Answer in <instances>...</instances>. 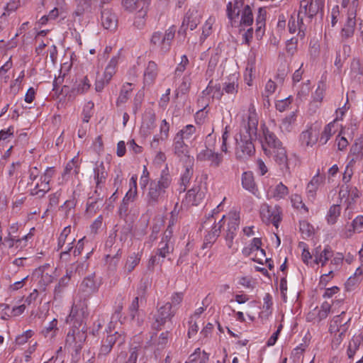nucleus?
<instances>
[{
	"instance_id": "obj_8",
	"label": "nucleus",
	"mask_w": 363,
	"mask_h": 363,
	"mask_svg": "<svg viewBox=\"0 0 363 363\" xmlns=\"http://www.w3.org/2000/svg\"><path fill=\"white\" fill-rule=\"evenodd\" d=\"M323 6L324 0H301L298 12H302L306 22H311Z\"/></svg>"
},
{
	"instance_id": "obj_22",
	"label": "nucleus",
	"mask_w": 363,
	"mask_h": 363,
	"mask_svg": "<svg viewBox=\"0 0 363 363\" xmlns=\"http://www.w3.org/2000/svg\"><path fill=\"white\" fill-rule=\"evenodd\" d=\"M199 22L200 13L199 11L195 8L190 9L184 18L181 29L184 28L185 30L186 28L189 27L193 30L197 27Z\"/></svg>"
},
{
	"instance_id": "obj_63",
	"label": "nucleus",
	"mask_w": 363,
	"mask_h": 363,
	"mask_svg": "<svg viewBox=\"0 0 363 363\" xmlns=\"http://www.w3.org/2000/svg\"><path fill=\"white\" fill-rule=\"evenodd\" d=\"M137 196V191L133 189V187H130L128 191L125 195L124 198L123 199L122 202L125 203L126 204L131 205L136 199Z\"/></svg>"
},
{
	"instance_id": "obj_20",
	"label": "nucleus",
	"mask_w": 363,
	"mask_h": 363,
	"mask_svg": "<svg viewBox=\"0 0 363 363\" xmlns=\"http://www.w3.org/2000/svg\"><path fill=\"white\" fill-rule=\"evenodd\" d=\"M355 18L356 14L354 11L348 12L347 21L340 31V37L342 40H345L353 36L356 26Z\"/></svg>"
},
{
	"instance_id": "obj_25",
	"label": "nucleus",
	"mask_w": 363,
	"mask_h": 363,
	"mask_svg": "<svg viewBox=\"0 0 363 363\" xmlns=\"http://www.w3.org/2000/svg\"><path fill=\"white\" fill-rule=\"evenodd\" d=\"M94 174L96 181V190L94 193L97 194L98 191L101 190L102 186L105 183L108 176V173L103 162L96 165L94 169Z\"/></svg>"
},
{
	"instance_id": "obj_2",
	"label": "nucleus",
	"mask_w": 363,
	"mask_h": 363,
	"mask_svg": "<svg viewBox=\"0 0 363 363\" xmlns=\"http://www.w3.org/2000/svg\"><path fill=\"white\" fill-rule=\"evenodd\" d=\"M172 183V177L169 173L167 167L161 172L157 180L150 182L145 195L147 206L155 207L165 200L166 190Z\"/></svg>"
},
{
	"instance_id": "obj_17",
	"label": "nucleus",
	"mask_w": 363,
	"mask_h": 363,
	"mask_svg": "<svg viewBox=\"0 0 363 363\" xmlns=\"http://www.w3.org/2000/svg\"><path fill=\"white\" fill-rule=\"evenodd\" d=\"M239 223V216L236 213H230L228 218V227L225 234L226 244L229 248H231L233 246V241L235 236Z\"/></svg>"
},
{
	"instance_id": "obj_51",
	"label": "nucleus",
	"mask_w": 363,
	"mask_h": 363,
	"mask_svg": "<svg viewBox=\"0 0 363 363\" xmlns=\"http://www.w3.org/2000/svg\"><path fill=\"white\" fill-rule=\"evenodd\" d=\"M149 286L150 283L147 279H142L140 281L136 291V296L140 298V303H142L143 301H145L147 290Z\"/></svg>"
},
{
	"instance_id": "obj_54",
	"label": "nucleus",
	"mask_w": 363,
	"mask_h": 363,
	"mask_svg": "<svg viewBox=\"0 0 363 363\" xmlns=\"http://www.w3.org/2000/svg\"><path fill=\"white\" fill-rule=\"evenodd\" d=\"M360 339L359 337H354L349 342L347 350V354L349 359H352L354 354L356 353L357 350L359 349V347L360 345Z\"/></svg>"
},
{
	"instance_id": "obj_33",
	"label": "nucleus",
	"mask_w": 363,
	"mask_h": 363,
	"mask_svg": "<svg viewBox=\"0 0 363 363\" xmlns=\"http://www.w3.org/2000/svg\"><path fill=\"white\" fill-rule=\"evenodd\" d=\"M266 21V11L262 8L258 10V13L256 18V29L255 35L257 38H261L264 33Z\"/></svg>"
},
{
	"instance_id": "obj_34",
	"label": "nucleus",
	"mask_w": 363,
	"mask_h": 363,
	"mask_svg": "<svg viewBox=\"0 0 363 363\" xmlns=\"http://www.w3.org/2000/svg\"><path fill=\"white\" fill-rule=\"evenodd\" d=\"M174 251V242L162 239L158 244L157 255L162 258L167 257Z\"/></svg>"
},
{
	"instance_id": "obj_5",
	"label": "nucleus",
	"mask_w": 363,
	"mask_h": 363,
	"mask_svg": "<svg viewBox=\"0 0 363 363\" xmlns=\"http://www.w3.org/2000/svg\"><path fill=\"white\" fill-rule=\"evenodd\" d=\"M108 335L102 340V345L99 350V356L107 355L112 350L114 345L121 347L125 342L126 336L123 331H115L112 333L111 326H109Z\"/></svg>"
},
{
	"instance_id": "obj_13",
	"label": "nucleus",
	"mask_w": 363,
	"mask_h": 363,
	"mask_svg": "<svg viewBox=\"0 0 363 363\" xmlns=\"http://www.w3.org/2000/svg\"><path fill=\"white\" fill-rule=\"evenodd\" d=\"M261 130L262 134L259 135V140L264 152V149H274L282 143L277 135L264 124L261 125Z\"/></svg>"
},
{
	"instance_id": "obj_21",
	"label": "nucleus",
	"mask_w": 363,
	"mask_h": 363,
	"mask_svg": "<svg viewBox=\"0 0 363 363\" xmlns=\"http://www.w3.org/2000/svg\"><path fill=\"white\" fill-rule=\"evenodd\" d=\"M158 72L159 68L157 63L154 61H149L143 73L144 86H152L155 82Z\"/></svg>"
},
{
	"instance_id": "obj_12",
	"label": "nucleus",
	"mask_w": 363,
	"mask_h": 363,
	"mask_svg": "<svg viewBox=\"0 0 363 363\" xmlns=\"http://www.w3.org/2000/svg\"><path fill=\"white\" fill-rule=\"evenodd\" d=\"M99 289V284L94 279V275L91 274L88 277H86L82 282L81 283L78 296L79 298H82L85 301H87L89 298L94 293H96Z\"/></svg>"
},
{
	"instance_id": "obj_60",
	"label": "nucleus",
	"mask_w": 363,
	"mask_h": 363,
	"mask_svg": "<svg viewBox=\"0 0 363 363\" xmlns=\"http://www.w3.org/2000/svg\"><path fill=\"white\" fill-rule=\"evenodd\" d=\"M184 294L182 292H175L171 296V301L167 302L172 306V308L177 310L178 306L183 300Z\"/></svg>"
},
{
	"instance_id": "obj_52",
	"label": "nucleus",
	"mask_w": 363,
	"mask_h": 363,
	"mask_svg": "<svg viewBox=\"0 0 363 363\" xmlns=\"http://www.w3.org/2000/svg\"><path fill=\"white\" fill-rule=\"evenodd\" d=\"M334 122H331L328 123L325 128L323 131L321 133L320 137V142L324 145L330 140L331 136L333 135L335 131L333 130V128L334 127Z\"/></svg>"
},
{
	"instance_id": "obj_48",
	"label": "nucleus",
	"mask_w": 363,
	"mask_h": 363,
	"mask_svg": "<svg viewBox=\"0 0 363 363\" xmlns=\"http://www.w3.org/2000/svg\"><path fill=\"white\" fill-rule=\"evenodd\" d=\"M72 273L73 272L72 270L69 272H68V269L67 270L66 275L60 279L58 284L55 288V295H58L63 291L64 289L67 286Z\"/></svg>"
},
{
	"instance_id": "obj_31",
	"label": "nucleus",
	"mask_w": 363,
	"mask_h": 363,
	"mask_svg": "<svg viewBox=\"0 0 363 363\" xmlns=\"http://www.w3.org/2000/svg\"><path fill=\"white\" fill-rule=\"evenodd\" d=\"M271 197L277 201L284 199L289 194L288 187L284 185L282 182H279L274 187H271L269 189Z\"/></svg>"
},
{
	"instance_id": "obj_64",
	"label": "nucleus",
	"mask_w": 363,
	"mask_h": 363,
	"mask_svg": "<svg viewBox=\"0 0 363 363\" xmlns=\"http://www.w3.org/2000/svg\"><path fill=\"white\" fill-rule=\"evenodd\" d=\"M291 102H292V98L291 96L287 97L284 99L278 101L276 103V108L279 111L283 112V111H286L289 107Z\"/></svg>"
},
{
	"instance_id": "obj_56",
	"label": "nucleus",
	"mask_w": 363,
	"mask_h": 363,
	"mask_svg": "<svg viewBox=\"0 0 363 363\" xmlns=\"http://www.w3.org/2000/svg\"><path fill=\"white\" fill-rule=\"evenodd\" d=\"M192 175L193 168L191 167H187L185 169V172L182 174L181 177V185L184 186V188L181 189V191H184L186 190V187L187 184L189 183Z\"/></svg>"
},
{
	"instance_id": "obj_1",
	"label": "nucleus",
	"mask_w": 363,
	"mask_h": 363,
	"mask_svg": "<svg viewBox=\"0 0 363 363\" xmlns=\"http://www.w3.org/2000/svg\"><path fill=\"white\" fill-rule=\"evenodd\" d=\"M258 117L254 106L251 105L246 118L242 120L239 135L235 136V155L238 159H245L255 152L253 140L257 138Z\"/></svg>"
},
{
	"instance_id": "obj_23",
	"label": "nucleus",
	"mask_w": 363,
	"mask_h": 363,
	"mask_svg": "<svg viewBox=\"0 0 363 363\" xmlns=\"http://www.w3.org/2000/svg\"><path fill=\"white\" fill-rule=\"evenodd\" d=\"M333 257L329 265L330 270L327 273L322 274L320 277L321 281H328V278L329 277L332 278L333 277V272L339 270L344 260V255L342 253L337 252L335 255L333 254Z\"/></svg>"
},
{
	"instance_id": "obj_28",
	"label": "nucleus",
	"mask_w": 363,
	"mask_h": 363,
	"mask_svg": "<svg viewBox=\"0 0 363 363\" xmlns=\"http://www.w3.org/2000/svg\"><path fill=\"white\" fill-rule=\"evenodd\" d=\"M174 150L177 157L180 158L187 157L189 159V151L188 145L184 143V140H181L179 136H175L174 138Z\"/></svg>"
},
{
	"instance_id": "obj_41",
	"label": "nucleus",
	"mask_w": 363,
	"mask_h": 363,
	"mask_svg": "<svg viewBox=\"0 0 363 363\" xmlns=\"http://www.w3.org/2000/svg\"><path fill=\"white\" fill-rule=\"evenodd\" d=\"M311 92V81L307 80L302 83L298 90L296 100V101L302 102L307 100L308 96Z\"/></svg>"
},
{
	"instance_id": "obj_27",
	"label": "nucleus",
	"mask_w": 363,
	"mask_h": 363,
	"mask_svg": "<svg viewBox=\"0 0 363 363\" xmlns=\"http://www.w3.org/2000/svg\"><path fill=\"white\" fill-rule=\"evenodd\" d=\"M318 140L317 133L312 128L303 131L300 135V142L303 147H313Z\"/></svg>"
},
{
	"instance_id": "obj_37",
	"label": "nucleus",
	"mask_w": 363,
	"mask_h": 363,
	"mask_svg": "<svg viewBox=\"0 0 363 363\" xmlns=\"http://www.w3.org/2000/svg\"><path fill=\"white\" fill-rule=\"evenodd\" d=\"M150 0H122L123 6L130 11L143 9L149 4Z\"/></svg>"
},
{
	"instance_id": "obj_36",
	"label": "nucleus",
	"mask_w": 363,
	"mask_h": 363,
	"mask_svg": "<svg viewBox=\"0 0 363 363\" xmlns=\"http://www.w3.org/2000/svg\"><path fill=\"white\" fill-rule=\"evenodd\" d=\"M91 87L90 81L87 77H83L72 88L70 92V96L72 95L75 96L78 94H83L86 93Z\"/></svg>"
},
{
	"instance_id": "obj_61",
	"label": "nucleus",
	"mask_w": 363,
	"mask_h": 363,
	"mask_svg": "<svg viewBox=\"0 0 363 363\" xmlns=\"http://www.w3.org/2000/svg\"><path fill=\"white\" fill-rule=\"evenodd\" d=\"M140 350H141L140 345L134 347L132 345L130 350V354L124 363H136Z\"/></svg>"
},
{
	"instance_id": "obj_18",
	"label": "nucleus",
	"mask_w": 363,
	"mask_h": 363,
	"mask_svg": "<svg viewBox=\"0 0 363 363\" xmlns=\"http://www.w3.org/2000/svg\"><path fill=\"white\" fill-rule=\"evenodd\" d=\"M140 298L135 296L128 306V315L133 322L138 326H141L144 322L145 315L142 310L139 309Z\"/></svg>"
},
{
	"instance_id": "obj_62",
	"label": "nucleus",
	"mask_w": 363,
	"mask_h": 363,
	"mask_svg": "<svg viewBox=\"0 0 363 363\" xmlns=\"http://www.w3.org/2000/svg\"><path fill=\"white\" fill-rule=\"evenodd\" d=\"M169 124L164 119L162 121L160 126V134L158 135L161 136L162 140H167L169 138Z\"/></svg>"
},
{
	"instance_id": "obj_6",
	"label": "nucleus",
	"mask_w": 363,
	"mask_h": 363,
	"mask_svg": "<svg viewBox=\"0 0 363 363\" xmlns=\"http://www.w3.org/2000/svg\"><path fill=\"white\" fill-rule=\"evenodd\" d=\"M264 155L272 157L283 173L290 174L286 150L282 143L274 149H264Z\"/></svg>"
},
{
	"instance_id": "obj_35",
	"label": "nucleus",
	"mask_w": 363,
	"mask_h": 363,
	"mask_svg": "<svg viewBox=\"0 0 363 363\" xmlns=\"http://www.w3.org/2000/svg\"><path fill=\"white\" fill-rule=\"evenodd\" d=\"M296 121V112H291L289 115L283 118L279 128L282 133H287L293 130Z\"/></svg>"
},
{
	"instance_id": "obj_44",
	"label": "nucleus",
	"mask_w": 363,
	"mask_h": 363,
	"mask_svg": "<svg viewBox=\"0 0 363 363\" xmlns=\"http://www.w3.org/2000/svg\"><path fill=\"white\" fill-rule=\"evenodd\" d=\"M215 22L216 18L213 16H210L205 22L202 27V33L200 37V41L201 43H203L204 40L212 33V28Z\"/></svg>"
},
{
	"instance_id": "obj_14",
	"label": "nucleus",
	"mask_w": 363,
	"mask_h": 363,
	"mask_svg": "<svg viewBox=\"0 0 363 363\" xmlns=\"http://www.w3.org/2000/svg\"><path fill=\"white\" fill-rule=\"evenodd\" d=\"M176 310L172 308V306L169 303H165L161 306L157 313L155 315V322L152 323V328L156 330L161 329V327L164 323L171 320L174 315Z\"/></svg>"
},
{
	"instance_id": "obj_43",
	"label": "nucleus",
	"mask_w": 363,
	"mask_h": 363,
	"mask_svg": "<svg viewBox=\"0 0 363 363\" xmlns=\"http://www.w3.org/2000/svg\"><path fill=\"white\" fill-rule=\"evenodd\" d=\"M118 65V57H113L111 59L110 62H108V65L106 66L104 77V79L106 80V83H109L111 81L112 77L116 72V66Z\"/></svg>"
},
{
	"instance_id": "obj_49",
	"label": "nucleus",
	"mask_w": 363,
	"mask_h": 363,
	"mask_svg": "<svg viewBox=\"0 0 363 363\" xmlns=\"http://www.w3.org/2000/svg\"><path fill=\"white\" fill-rule=\"evenodd\" d=\"M253 22V15L250 6H245L241 16L240 24L242 26H250Z\"/></svg>"
},
{
	"instance_id": "obj_3",
	"label": "nucleus",
	"mask_w": 363,
	"mask_h": 363,
	"mask_svg": "<svg viewBox=\"0 0 363 363\" xmlns=\"http://www.w3.org/2000/svg\"><path fill=\"white\" fill-rule=\"evenodd\" d=\"M175 33L174 26H170L164 33L160 31L154 32L150 39V44L157 47L162 54L167 53L171 49Z\"/></svg>"
},
{
	"instance_id": "obj_10",
	"label": "nucleus",
	"mask_w": 363,
	"mask_h": 363,
	"mask_svg": "<svg viewBox=\"0 0 363 363\" xmlns=\"http://www.w3.org/2000/svg\"><path fill=\"white\" fill-rule=\"evenodd\" d=\"M225 217V216H223V218L217 223H216V220L213 218V216H211V217L208 218L207 220H206L203 224V228H205L208 225H211L212 223H213V225L211 227V230L207 233V235L205 236L204 243H203V248L208 247V245L210 246L216 240L218 237L220 235V229L223 228L224 223Z\"/></svg>"
},
{
	"instance_id": "obj_53",
	"label": "nucleus",
	"mask_w": 363,
	"mask_h": 363,
	"mask_svg": "<svg viewBox=\"0 0 363 363\" xmlns=\"http://www.w3.org/2000/svg\"><path fill=\"white\" fill-rule=\"evenodd\" d=\"M340 214V206L339 205H333L328 213L327 220L328 223L334 224L336 222L337 218Z\"/></svg>"
},
{
	"instance_id": "obj_7",
	"label": "nucleus",
	"mask_w": 363,
	"mask_h": 363,
	"mask_svg": "<svg viewBox=\"0 0 363 363\" xmlns=\"http://www.w3.org/2000/svg\"><path fill=\"white\" fill-rule=\"evenodd\" d=\"M86 335L83 330L78 327H72L68 332L65 340V347L78 353L85 341Z\"/></svg>"
},
{
	"instance_id": "obj_45",
	"label": "nucleus",
	"mask_w": 363,
	"mask_h": 363,
	"mask_svg": "<svg viewBox=\"0 0 363 363\" xmlns=\"http://www.w3.org/2000/svg\"><path fill=\"white\" fill-rule=\"evenodd\" d=\"M350 74L352 77H360L363 75V64L359 59L354 58L350 65Z\"/></svg>"
},
{
	"instance_id": "obj_46",
	"label": "nucleus",
	"mask_w": 363,
	"mask_h": 363,
	"mask_svg": "<svg viewBox=\"0 0 363 363\" xmlns=\"http://www.w3.org/2000/svg\"><path fill=\"white\" fill-rule=\"evenodd\" d=\"M196 133V127L193 125H187L180 130L175 136H179L182 140H190Z\"/></svg>"
},
{
	"instance_id": "obj_16",
	"label": "nucleus",
	"mask_w": 363,
	"mask_h": 363,
	"mask_svg": "<svg viewBox=\"0 0 363 363\" xmlns=\"http://www.w3.org/2000/svg\"><path fill=\"white\" fill-rule=\"evenodd\" d=\"M345 315V313L342 312L340 315H336L333 318L329 328L330 333H334L335 335H337V333H340L341 335H345L349 328L348 323L351 320L350 318L345 319L344 318Z\"/></svg>"
},
{
	"instance_id": "obj_39",
	"label": "nucleus",
	"mask_w": 363,
	"mask_h": 363,
	"mask_svg": "<svg viewBox=\"0 0 363 363\" xmlns=\"http://www.w3.org/2000/svg\"><path fill=\"white\" fill-rule=\"evenodd\" d=\"M223 88L221 89L220 84H213V82L211 81L202 94L203 96L211 95L213 99H220L223 94Z\"/></svg>"
},
{
	"instance_id": "obj_40",
	"label": "nucleus",
	"mask_w": 363,
	"mask_h": 363,
	"mask_svg": "<svg viewBox=\"0 0 363 363\" xmlns=\"http://www.w3.org/2000/svg\"><path fill=\"white\" fill-rule=\"evenodd\" d=\"M321 183V178L318 174L314 176L306 187V194L310 199H314L316 195V191L319 185Z\"/></svg>"
},
{
	"instance_id": "obj_24",
	"label": "nucleus",
	"mask_w": 363,
	"mask_h": 363,
	"mask_svg": "<svg viewBox=\"0 0 363 363\" xmlns=\"http://www.w3.org/2000/svg\"><path fill=\"white\" fill-rule=\"evenodd\" d=\"M314 257V263L316 264H321L324 267L327 262L333 256V251L328 245L325 246L323 250L320 247H317L313 254Z\"/></svg>"
},
{
	"instance_id": "obj_4",
	"label": "nucleus",
	"mask_w": 363,
	"mask_h": 363,
	"mask_svg": "<svg viewBox=\"0 0 363 363\" xmlns=\"http://www.w3.org/2000/svg\"><path fill=\"white\" fill-rule=\"evenodd\" d=\"M88 314L87 301L79 298V300L74 301L70 313L66 318V322L72 325V327L80 326Z\"/></svg>"
},
{
	"instance_id": "obj_50",
	"label": "nucleus",
	"mask_w": 363,
	"mask_h": 363,
	"mask_svg": "<svg viewBox=\"0 0 363 363\" xmlns=\"http://www.w3.org/2000/svg\"><path fill=\"white\" fill-rule=\"evenodd\" d=\"M325 89H326L325 83L323 82V81H320L318 83V86H317V88H316L315 92L312 95L313 101H317V102H320V103L322 102V101L324 98V96H325Z\"/></svg>"
},
{
	"instance_id": "obj_58",
	"label": "nucleus",
	"mask_w": 363,
	"mask_h": 363,
	"mask_svg": "<svg viewBox=\"0 0 363 363\" xmlns=\"http://www.w3.org/2000/svg\"><path fill=\"white\" fill-rule=\"evenodd\" d=\"M350 153L357 157H363V144L359 140H356L350 147Z\"/></svg>"
},
{
	"instance_id": "obj_38",
	"label": "nucleus",
	"mask_w": 363,
	"mask_h": 363,
	"mask_svg": "<svg viewBox=\"0 0 363 363\" xmlns=\"http://www.w3.org/2000/svg\"><path fill=\"white\" fill-rule=\"evenodd\" d=\"M58 332L57 320L54 318L42 330L41 333L45 337L52 340L55 337Z\"/></svg>"
},
{
	"instance_id": "obj_47",
	"label": "nucleus",
	"mask_w": 363,
	"mask_h": 363,
	"mask_svg": "<svg viewBox=\"0 0 363 363\" xmlns=\"http://www.w3.org/2000/svg\"><path fill=\"white\" fill-rule=\"evenodd\" d=\"M79 172V166L78 164V160L73 158L66 164L62 176L65 177L69 174H78Z\"/></svg>"
},
{
	"instance_id": "obj_59",
	"label": "nucleus",
	"mask_w": 363,
	"mask_h": 363,
	"mask_svg": "<svg viewBox=\"0 0 363 363\" xmlns=\"http://www.w3.org/2000/svg\"><path fill=\"white\" fill-rule=\"evenodd\" d=\"M94 106V103L91 101H89L85 104L82 111L83 121L84 123H88L91 117Z\"/></svg>"
},
{
	"instance_id": "obj_30",
	"label": "nucleus",
	"mask_w": 363,
	"mask_h": 363,
	"mask_svg": "<svg viewBox=\"0 0 363 363\" xmlns=\"http://www.w3.org/2000/svg\"><path fill=\"white\" fill-rule=\"evenodd\" d=\"M203 198V193L197 186L189 189L186 195V201L191 206H197Z\"/></svg>"
},
{
	"instance_id": "obj_29",
	"label": "nucleus",
	"mask_w": 363,
	"mask_h": 363,
	"mask_svg": "<svg viewBox=\"0 0 363 363\" xmlns=\"http://www.w3.org/2000/svg\"><path fill=\"white\" fill-rule=\"evenodd\" d=\"M243 4V0H234L233 2L228 4L227 15L231 22L238 17Z\"/></svg>"
},
{
	"instance_id": "obj_32",
	"label": "nucleus",
	"mask_w": 363,
	"mask_h": 363,
	"mask_svg": "<svg viewBox=\"0 0 363 363\" xmlns=\"http://www.w3.org/2000/svg\"><path fill=\"white\" fill-rule=\"evenodd\" d=\"M141 259V255L140 253L133 252L130 254L126 259L125 264L123 267V272L125 274H130L134 269L138 266Z\"/></svg>"
},
{
	"instance_id": "obj_26",
	"label": "nucleus",
	"mask_w": 363,
	"mask_h": 363,
	"mask_svg": "<svg viewBox=\"0 0 363 363\" xmlns=\"http://www.w3.org/2000/svg\"><path fill=\"white\" fill-rule=\"evenodd\" d=\"M242 187L252 193L258 195V189L255 184L254 176L251 172H245L242 174Z\"/></svg>"
},
{
	"instance_id": "obj_9",
	"label": "nucleus",
	"mask_w": 363,
	"mask_h": 363,
	"mask_svg": "<svg viewBox=\"0 0 363 363\" xmlns=\"http://www.w3.org/2000/svg\"><path fill=\"white\" fill-rule=\"evenodd\" d=\"M260 216L266 224H273L277 228L281 221V209L278 206H270L267 203H263L260 207Z\"/></svg>"
},
{
	"instance_id": "obj_42",
	"label": "nucleus",
	"mask_w": 363,
	"mask_h": 363,
	"mask_svg": "<svg viewBox=\"0 0 363 363\" xmlns=\"http://www.w3.org/2000/svg\"><path fill=\"white\" fill-rule=\"evenodd\" d=\"M96 194V198L94 199L93 197H89L87 200L86 211L89 213H95L100 208V205L99 204V202L100 201L101 203L103 196L101 195L99 191H98V193Z\"/></svg>"
},
{
	"instance_id": "obj_57",
	"label": "nucleus",
	"mask_w": 363,
	"mask_h": 363,
	"mask_svg": "<svg viewBox=\"0 0 363 363\" xmlns=\"http://www.w3.org/2000/svg\"><path fill=\"white\" fill-rule=\"evenodd\" d=\"M238 90V84L237 81L225 82L223 86V91L231 95H235Z\"/></svg>"
},
{
	"instance_id": "obj_11",
	"label": "nucleus",
	"mask_w": 363,
	"mask_h": 363,
	"mask_svg": "<svg viewBox=\"0 0 363 363\" xmlns=\"http://www.w3.org/2000/svg\"><path fill=\"white\" fill-rule=\"evenodd\" d=\"M196 160L200 162H209L210 167L218 168L223 161V155L206 147L198 152Z\"/></svg>"
},
{
	"instance_id": "obj_19",
	"label": "nucleus",
	"mask_w": 363,
	"mask_h": 363,
	"mask_svg": "<svg viewBox=\"0 0 363 363\" xmlns=\"http://www.w3.org/2000/svg\"><path fill=\"white\" fill-rule=\"evenodd\" d=\"M101 23L105 29L113 31L118 27L117 16L111 9H104L101 13Z\"/></svg>"
},
{
	"instance_id": "obj_15",
	"label": "nucleus",
	"mask_w": 363,
	"mask_h": 363,
	"mask_svg": "<svg viewBox=\"0 0 363 363\" xmlns=\"http://www.w3.org/2000/svg\"><path fill=\"white\" fill-rule=\"evenodd\" d=\"M311 22H306L305 17L303 16L302 12H298L291 16L289 21L288 26L291 33H295L298 31V35L303 37L305 35V30L307 26Z\"/></svg>"
},
{
	"instance_id": "obj_55",
	"label": "nucleus",
	"mask_w": 363,
	"mask_h": 363,
	"mask_svg": "<svg viewBox=\"0 0 363 363\" xmlns=\"http://www.w3.org/2000/svg\"><path fill=\"white\" fill-rule=\"evenodd\" d=\"M70 233V226H67L63 229V230L61 232L58 238V247H62L64 245V244L68 242L69 239H74V238L69 236Z\"/></svg>"
}]
</instances>
